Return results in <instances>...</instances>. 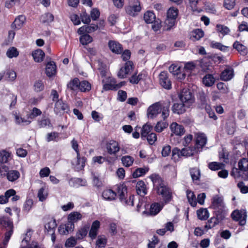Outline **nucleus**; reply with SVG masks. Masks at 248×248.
I'll return each mask as SVG.
<instances>
[{"label": "nucleus", "mask_w": 248, "mask_h": 248, "mask_svg": "<svg viewBox=\"0 0 248 248\" xmlns=\"http://www.w3.org/2000/svg\"><path fill=\"white\" fill-rule=\"evenodd\" d=\"M150 178L153 182L154 189L156 190L158 195L162 196L163 200V203L166 204L169 202L172 198V192L164 181L159 175L156 174L150 175Z\"/></svg>", "instance_id": "nucleus-1"}, {"label": "nucleus", "mask_w": 248, "mask_h": 248, "mask_svg": "<svg viewBox=\"0 0 248 248\" xmlns=\"http://www.w3.org/2000/svg\"><path fill=\"white\" fill-rule=\"evenodd\" d=\"M170 101L164 102L161 104L160 102H156L150 106L147 109V116L148 118L153 119L161 112V117L165 120L170 114L169 108Z\"/></svg>", "instance_id": "nucleus-2"}, {"label": "nucleus", "mask_w": 248, "mask_h": 248, "mask_svg": "<svg viewBox=\"0 0 248 248\" xmlns=\"http://www.w3.org/2000/svg\"><path fill=\"white\" fill-rule=\"evenodd\" d=\"M0 225L4 228L6 230L3 244L4 245H7L11 236L13 233V222L9 217H3L0 218Z\"/></svg>", "instance_id": "nucleus-3"}, {"label": "nucleus", "mask_w": 248, "mask_h": 248, "mask_svg": "<svg viewBox=\"0 0 248 248\" xmlns=\"http://www.w3.org/2000/svg\"><path fill=\"white\" fill-rule=\"evenodd\" d=\"M211 208L215 210V213L224 214L225 216L224 209V203L222 197L218 195H215L212 198Z\"/></svg>", "instance_id": "nucleus-4"}, {"label": "nucleus", "mask_w": 248, "mask_h": 248, "mask_svg": "<svg viewBox=\"0 0 248 248\" xmlns=\"http://www.w3.org/2000/svg\"><path fill=\"white\" fill-rule=\"evenodd\" d=\"M179 98L181 101L188 107H190L194 102V95L191 92L187 89H184L182 91Z\"/></svg>", "instance_id": "nucleus-5"}, {"label": "nucleus", "mask_w": 248, "mask_h": 248, "mask_svg": "<svg viewBox=\"0 0 248 248\" xmlns=\"http://www.w3.org/2000/svg\"><path fill=\"white\" fill-rule=\"evenodd\" d=\"M140 10L141 7L138 0H130L125 9L126 13L131 16H135Z\"/></svg>", "instance_id": "nucleus-6"}, {"label": "nucleus", "mask_w": 248, "mask_h": 248, "mask_svg": "<svg viewBox=\"0 0 248 248\" xmlns=\"http://www.w3.org/2000/svg\"><path fill=\"white\" fill-rule=\"evenodd\" d=\"M195 145L194 147L198 152H201L207 143V137L204 133H197L195 135Z\"/></svg>", "instance_id": "nucleus-7"}, {"label": "nucleus", "mask_w": 248, "mask_h": 248, "mask_svg": "<svg viewBox=\"0 0 248 248\" xmlns=\"http://www.w3.org/2000/svg\"><path fill=\"white\" fill-rule=\"evenodd\" d=\"M232 218L239 222L241 226L245 225L246 223L247 214L245 211L234 210L231 214Z\"/></svg>", "instance_id": "nucleus-8"}, {"label": "nucleus", "mask_w": 248, "mask_h": 248, "mask_svg": "<svg viewBox=\"0 0 248 248\" xmlns=\"http://www.w3.org/2000/svg\"><path fill=\"white\" fill-rule=\"evenodd\" d=\"M215 216L211 217L208 220L204 228L206 230L210 229L218 224L221 220L225 218L224 214H219V213H215Z\"/></svg>", "instance_id": "nucleus-9"}, {"label": "nucleus", "mask_w": 248, "mask_h": 248, "mask_svg": "<svg viewBox=\"0 0 248 248\" xmlns=\"http://www.w3.org/2000/svg\"><path fill=\"white\" fill-rule=\"evenodd\" d=\"M159 83L164 88L169 90L171 88V83L166 71L161 72L159 75Z\"/></svg>", "instance_id": "nucleus-10"}, {"label": "nucleus", "mask_w": 248, "mask_h": 248, "mask_svg": "<svg viewBox=\"0 0 248 248\" xmlns=\"http://www.w3.org/2000/svg\"><path fill=\"white\" fill-rule=\"evenodd\" d=\"M133 63L131 61H128L125 62L124 66L120 69L118 73V76L122 78H125L132 70Z\"/></svg>", "instance_id": "nucleus-11"}, {"label": "nucleus", "mask_w": 248, "mask_h": 248, "mask_svg": "<svg viewBox=\"0 0 248 248\" xmlns=\"http://www.w3.org/2000/svg\"><path fill=\"white\" fill-rule=\"evenodd\" d=\"M106 149L109 154H116L120 150V147L117 142L114 140H110L106 144Z\"/></svg>", "instance_id": "nucleus-12"}, {"label": "nucleus", "mask_w": 248, "mask_h": 248, "mask_svg": "<svg viewBox=\"0 0 248 248\" xmlns=\"http://www.w3.org/2000/svg\"><path fill=\"white\" fill-rule=\"evenodd\" d=\"M108 46L110 50L115 54H120L123 52L122 45L115 41L110 40L108 43Z\"/></svg>", "instance_id": "nucleus-13"}, {"label": "nucleus", "mask_w": 248, "mask_h": 248, "mask_svg": "<svg viewBox=\"0 0 248 248\" xmlns=\"http://www.w3.org/2000/svg\"><path fill=\"white\" fill-rule=\"evenodd\" d=\"M239 170L245 174V178L248 179V158H242L238 162Z\"/></svg>", "instance_id": "nucleus-14"}, {"label": "nucleus", "mask_w": 248, "mask_h": 248, "mask_svg": "<svg viewBox=\"0 0 248 248\" xmlns=\"http://www.w3.org/2000/svg\"><path fill=\"white\" fill-rule=\"evenodd\" d=\"M100 226V223L97 220L94 221L92 223L90 230L89 232V236L92 240H93L96 237Z\"/></svg>", "instance_id": "nucleus-15"}, {"label": "nucleus", "mask_w": 248, "mask_h": 248, "mask_svg": "<svg viewBox=\"0 0 248 248\" xmlns=\"http://www.w3.org/2000/svg\"><path fill=\"white\" fill-rule=\"evenodd\" d=\"M189 107L186 105V104L182 103H175L172 107V110L173 113L178 114H181L184 113L186 111V108H188Z\"/></svg>", "instance_id": "nucleus-16"}, {"label": "nucleus", "mask_w": 248, "mask_h": 248, "mask_svg": "<svg viewBox=\"0 0 248 248\" xmlns=\"http://www.w3.org/2000/svg\"><path fill=\"white\" fill-rule=\"evenodd\" d=\"M170 129L171 132L177 136H181L185 132L184 126L175 122L172 123L170 124Z\"/></svg>", "instance_id": "nucleus-17"}, {"label": "nucleus", "mask_w": 248, "mask_h": 248, "mask_svg": "<svg viewBox=\"0 0 248 248\" xmlns=\"http://www.w3.org/2000/svg\"><path fill=\"white\" fill-rule=\"evenodd\" d=\"M54 110L56 113L58 114L62 111L67 112L69 109L67 105L63 103L62 100H60L56 101Z\"/></svg>", "instance_id": "nucleus-18"}, {"label": "nucleus", "mask_w": 248, "mask_h": 248, "mask_svg": "<svg viewBox=\"0 0 248 248\" xmlns=\"http://www.w3.org/2000/svg\"><path fill=\"white\" fill-rule=\"evenodd\" d=\"M85 161L86 158L84 157L81 158L80 157V155H78V156L77 155V160L75 161H73L72 164V165L74 166L75 169L78 171L84 168Z\"/></svg>", "instance_id": "nucleus-19"}, {"label": "nucleus", "mask_w": 248, "mask_h": 248, "mask_svg": "<svg viewBox=\"0 0 248 248\" xmlns=\"http://www.w3.org/2000/svg\"><path fill=\"white\" fill-rule=\"evenodd\" d=\"M233 77V70L231 68L225 69L221 73L220 79L223 81H229Z\"/></svg>", "instance_id": "nucleus-20"}, {"label": "nucleus", "mask_w": 248, "mask_h": 248, "mask_svg": "<svg viewBox=\"0 0 248 248\" xmlns=\"http://www.w3.org/2000/svg\"><path fill=\"white\" fill-rule=\"evenodd\" d=\"M25 20V16L23 15H20L15 19L11 27L13 29L19 30L22 27Z\"/></svg>", "instance_id": "nucleus-21"}, {"label": "nucleus", "mask_w": 248, "mask_h": 248, "mask_svg": "<svg viewBox=\"0 0 248 248\" xmlns=\"http://www.w3.org/2000/svg\"><path fill=\"white\" fill-rule=\"evenodd\" d=\"M137 193L140 196H144L147 193L146 185L143 181H139L136 185Z\"/></svg>", "instance_id": "nucleus-22"}, {"label": "nucleus", "mask_w": 248, "mask_h": 248, "mask_svg": "<svg viewBox=\"0 0 248 248\" xmlns=\"http://www.w3.org/2000/svg\"><path fill=\"white\" fill-rule=\"evenodd\" d=\"M89 229V225H85L79 229L76 234L77 239L81 240L85 238L87 235Z\"/></svg>", "instance_id": "nucleus-23"}, {"label": "nucleus", "mask_w": 248, "mask_h": 248, "mask_svg": "<svg viewBox=\"0 0 248 248\" xmlns=\"http://www.w3.org/2000/svg\"><path fill=\"white\" fill-rule=\"evenodd\" d=\"M80 81L78 78H75L71 80L67 84V89L69 91H76L79 89Z\"/></svg>", "instance_id": "nucleus-24"}, {"label": "nucleus", "mask_w": 248, "mask_h": 248, "mask_svg": "<svg viewBox=\"0 0 248 248\" xmlns=\"http://www.w3.org/2000/svg\"><path fill=\"white\" fill-rule=\"evenodd\" d=\"M164 204V203L160 204L157 202L152 204L150 208V214L153 216L157 215L161 211Z\"/></svg>", "instance_id": "nucleus-25"}, {"label": "nucleus", "mask_w": 248, "mask_h": 248, "mask_svg": "<svg viewBox=\"0 0 248 248\" xmlns=\"http://www.w3.org/2000/svg\"><path fill=\"white\" fill-rule=\"evenodd\" d=\"M215 78L212 74H206L202 78L203 84L206 87H211L215 82Z\"/></svg>", "instance_id": "nucleus-26"}, {"label": "nucleus", "mask_w": 248, "mask_h": 248, "mask_svg": "<svg viewBox=\"0 0 248 248\" xmlns=\"http://www.w3.org/2000/svg\"><path fill=\"white\" fill-rule=\"evenodd\" d=\"M199 152L194 147H188L183 148L180 151V155L184 156H190L193 155L195 153Z\"/></svg>", "instance_id": "nucleus-27"}, {"label": "nucleus", "mask_w": 248, "mask_h": 248, "mask_svg": "<svg viewBox=\"0 0 248 248\" xmlns=\"http://www.w3.org/2000/svg\"><path fill=\"white\" fill-rule=\"evenodd\" d=\"M204 35V32L201 29L194 30L190 34V38L193 41L199 40Z\"/></svg>", "instance_id": "nucleus-28"}, {"label": "nucleus", "mask_w": 248, "mask_h": 248, "mask_svg": "<svg viewBox=\"0 0 248 248\" xmlns=\"http://www.w3.org/2000/svg\"><path fill=\"white\" fill-rule=\"evenodd\" d=\"M56 66L54 62H50L47 63L46 68V73L48 77H51L56 73Z\"/></svg>", "instance_id": "nucleus-29"}, {"label": "nucleus", "mask_w": 248, "mask_h": 248, "mask_svg": "<svg viewBox=\"0 0 248 248\" xmlns=\"http://www.w3.org/2000/svg\"><path fill=\"white\" fill-rule=\"evenodd\" d=\"M32 56L35 62H40L43 61L45 57V53L40 49H38L32 53Z\"/></svg>", "instance_id": "nucleus-30"}, {"label": "nucleus", "mask_w": 248, "mask_h": 248, "mask_svg": "<svg viewBox=\"0 0 248 248\" xmlns=\"http://www.w3.org/2000/svg\"><path fill=\"white\" fill-rule=\"evenodd\" d=\"M14 115L15 119V123L17 124L20 125H28L31 123L30 120H28L25 119L24 118H22L19 113L16 112L14 114Z\"/></svg>", "instance_id": "nucleus-31"}, {"label": "nucleus", "mask_w": 248, "mask_h": 248, "mask_svg": "<svg viewBox=\"0 0 248 248\" xmlns=\"http://www.w3.org/2000/svg\"><path fill=\"white\" fill-rule=\"evenodd\" d=\"M82 218V215L77 211L71 212L68 216V220L74 224L78 221L81 220Z\"/></svg>", "instance_id": "nucleus-32"}, {"label": "nucleus", "mask_w": 248, "mask_h": 248, "mask_svg": "<svg viewBox=\"0 0 248 248\" xmlns=\"http://www.w3.org/2000/svg\"><path fill=\"white\" fill-rule=\"evenodd\" d=\"M116 193L111 189H106L102 193L103 198L108 201H112L115 199Z\"/></svg>", "instance_id": "nucleus-33"}, {"label": "nucleus", "mask_w": 248, "mask_h": 248, "mask_svg": "<svg viewBox=\"0 0 248 248\" xmlns=\"http://www.w3.org/2000/svg\"><path fill=\"white\" fill-rule=\"evenodd\" d=\"M198 218L202 220H206L209 217V213L206 208H200L197 211Z\"/></svg>", "instance_id": "nucleus-34"}, {"label": "nucleus", "mask_w": 248, "mask_h": 248, "mask_svg": "<svg viewBox=\"0 0 248 248\" xmlns=\"http://www.w3.org/2000/svg\"><path fill=\"white\" fill-rule=\"evenodd\" d=\"M148 167L139 168L135 170L132 174L133 178H136L144 175L148 171Z\"/></svg>", "instance_id": "nucleus-35"}, {"label": "nucleus", "mask_w": 248, "mask_h": 248, "mask_svg": "<svg viewBox=\"0 0 248 248\" xmlns=\"http://www.w3.org/2000/svg\"><path fill=\"white\" fill-rule=\"evenodd\" d=\"M127 187L125 186L121 185L118 187V193L120 201L124 203V200H126L125 198V194L127 193Z\"/></svg>", "instance_id": "nucleus-36"}, {"label": "nucleus", "mask_w": 248, "mask_h": 248, "mask_svg": "<svg viewBox=\"0 0 248 248\" xmlns=\"http://www.w3.org/2000/svg\"><path fill=\"white\" fill-rule=\"evenodd\" d=\"M186 197L189 204L193 207L196 206L197 201L194 192L190 190H187Z\"/></svg>", "instance_id": "nucleus-37"}, {"label": "nucleus", "mask_w": 248, "mask_h": 248, "mask_svg": "<svg viewBox=\"0 0 248 248\" xmlns=\"http://www.w3.org/2000/svg\"><path fill=\"white\" fill-rule=\"evenodd\" d=\"M57 225L55 219H51L45 225V228L47 231L48 233H51L55 232V229Z\"/></svg>", "instance_id": "nucleus-38"}, {"label": "nucleus", "mask_w": 248, "mask_h": 248, "mask_svg": "<svg viewBox=\"0 0 248 248\" xmlns=\"http://www.w3.org/2000/svg\"><path fill=\"white\" fill-rule=\"evenodd\" d=\"M20 176V173L17 170H10L7 173L8 180L14 182L17 180Z\"/></svg>", "instance_id": "nucleus-39"}, {"label": "nucleus", "mask_w": 248, "mask_h": 248, "mask_svg": "<svg viewBox=\"0 0 248 248\" xmlns=\"http://www.w3.org/2000/svg\"><path fill=\"white\" fill-rule=\"evenodd\" d=\"M155 16L151 11L146 12L144 15V19L147 23H153L155 21Z\"/></svg>", "instance_id": "nucleus-40"}, {"label": "nucleus", "mask_w": 248, "mask_h": 248, "mask_svg": "<svg viewBox=\"0 0 248 248\" xmlns=\"http://www.w3.org/2000/svg\"><path fill=\"white\" fill-rule=\"evenodd\" d=\"M38 124L40 127L51 126V124L49 119L45 116H43L40 120H38Z\"/></svg>", "instance_id": "nucleus-41"}, {"label": "nucleus", "mask_w": 248, "mask_h": 248, "mask_svg": "<svg viewBox=\"0 0 248 248\" xmlns=\"http://www.w3.org/2000/svg\"><path fill=\"white\" fill-rule=\"evenodd\" d=\"M53 20V15L49 13H45L42 15L40 17V20L43 23H49L52 22Z\"/></svg>", "instance_id": "nucleus-42"}, {"label": "nucleus", "mask_w": 248, "mask_h": 248, "mask_svg": "<svg viewBox=\"0 0 248 248\" xmlns=\"http://www.w3.org/2000/svg\"><path fill=\"white\" fill-rule=\"evenodd\" d=\"M121 161L124 166L129 167L133 164L134 159L130 155H125L122 157Z\"/></svg>", "instance_id": "nucleus-43"}, {"label": "nucleus", "mask_w": 248, "mask_h": 248, "mask_svg": "<svg viewBox=\"0 0 248 248\" xmlns=\"http://www.w3.org/2000/svg\"><path fill=\"white\" fill-rule=\"evenodd\" d=\"M78 89L82 92H88L91 89V85L88 81L83 80L80 82Z\"/></svg>", "instance_id": "nucleus-44"}, {"label": "nucleus", "mask_w": 248, "mask_h": 248, "mask_svg": "<svg viewBox=\"0 0 248 248\" xmlns=\"http://www.w3.org/2000/svg\"><path fill=\"white\" fill-rule=\"evenodd\" d=\"M189 171L191 177L193 181L199 180L200 177V171L198 168H191L190 169Z\"/></svg>", "instance_id": "nucleus-45"}, {"label": "nucleus", "mask_w": 248, "mask_h": 248, "mask_svg": "<svg viewBox=\"0 0 248 248\" xmlns=\"http://www.w3.org/2000/svg\"><path fill=\"white\" fill-rule=\"evenodd\" d=\"M59 133L56 132L48 133L46 136V140L47 142H50L51 141H57L59 140Z\"/></svg>", "instance_id": "nucleus-46"}, {"label": "nucleus", "mask_w": 248, "mask_h": 248, "mask_svg": "<svg viewBox=\"0 0 248 248\" xmlns=\"http://www.w3.org/2000/svg\"><path fill=\"white\" fill-rule=\"evenodd\" d=\"M233 47L240 52L243 55L247 54V51L245 46L238 41H235L233 44Z\"/></svg>", "instance_id": "nucleus-47"}, {"label": "nucleus", "mask_w": 248, "mask_h": 248, "mask_svg": "<svg viewBox=\"0 0 248 248\" xmlns=\"http://www.w3.org/2000/svg\"><path fill=\"white\" fill-rule=\"evenodd\" d=\"M210 46L214 48H216L220 50V51L225 52L227 50L228 46L223 45L219 42L215 41H212L210 44Z\"/></svg>", "instance_id": "nucleus-48"}, {"label": "nucleus", "mask_w": 248, "mask_h": 248, "mask_svg": "<svg viewBox=\"0 0 248 248\" xmlns=\"http://www.w3.org/2000/svg\"><path fill=\"white\" fill-rule=\"evenodd\" d=\"M165 24L167 27L166 30L167 31L170 30L173 26H174L176 23V19L173 18H170L167 16L165 20Z\"/></svg>", "instance_id": "nucleus-49"}, {"label": "nucleus", "mask_w": 248, "mask_h": 248, "mask_svg": "<svg viewBox=\"0 0 248 248\" xmlns=\"http://www.w3.org/2000/svg\"><path fill=\"white\" fill-rule=\"evenodd\" d=\"M19 55V52L15 47H10L6 52L7 56L9 58L16 57Z\"/></svg>", "instance_id": "nucleus-50"}, {"label": "nucleus", "mask_w": 248, "mask_h": 248, "mask_svg": "<svg viewBox=\"0 0 248 248\" xmlns=\"http://www.w3.org/2000/svg\"><path fill=\"white\" fill-rule=\"evenodd\" d=\"M81 44L83 45H86L91 43L93 41L92 37L89 34H86L82 35L79 38Z\"/></svg>", "instance_id": "nucleus-51"}, {"label": "nucleus", "mask_w": 248, "mask_h": 248, "mask_svg": "<svg viewBox=\"0 0 248 248\" xmlns=\"http://www.w3.org/2000/svg\"><path fill=\"white\" fill-rule=\"evenodd\" d=\"M70 182L73 183V186H86L87 182L85 180L79 178H74L70 180Z\"/></svg>", "instance_id": "nucleus-52"}, {"label": "nucleus", "mask_w": 248, "mask_h": 248, "mask_svg": "<svg viewBox=\"0 0 248 248\" xmlns=\"http://www.w3.org/2000/svg\"><path fill=\"white\" fill-rule=\"evenodd\" d=\"M168 125V124L164 122H158L155 127V130L157 132H162Z\"/></svg>", "instance_id": "nucleus-53"}, {"label": "nucleus", "mask_w": 248, "mask_h": 248, "mask_svg": "<svg viewBox=\"0 0 248 248\" xmlns=\"http://www.w3.org/2000/svg\"><path fill=\"white\" fill-rule=\"evenodd\" d=\"M224 166V164L221 163L217 162H212L208 164L209 168L212 170H217L221 169Z\"/></svg>", "instance_id": "nucleus-54"}, {"label": "nucleus", "mask_w": 248, "mask_h": 248, "mask_svg": "<svg viewBox=\"0 0 248 248\" xmlns=\"http://www.w3.org/2000/svg\"><path fill=\"white\" fill-rule=\"evenodd\" d=\"M152 126L148 124H145L143 126L141 132V136L142 139L150 134L152 129Z\"/></svg>", "instance_id": "nucleus-55"}, {"label": "nucleus", "mask_w": 248, "mask_h": 248, "mask_svg": "<svg viewBox=\"0 0 248 248\" xmlns=\"http://www.w3.org/2000/svg\"><path fill=\"white\" fill-rule=\"evenodd\" d=\"M41 114L42 111L39 108L34 107L32 108L31 113L28 115V118L32 119L41 115Z\"/></svg>", "instance_id": "nucleus-56"}, {"label": "nucleus", "mask_w": 248, "mask_h": 248, "mask_svg": "<svg viewBox=\"0 0 248 248\" xmlns=\"http://www.w3.org/2000/svg\"><path fill=\"white\" fill-rule=\"evenodd\" d=\"M178 14V10L177 8H174L173 7L170 8L167 12V16L170 18H173L174 19H176V17Z\"/></svg>", "instance_id": "nucleus-57"}, {"label": "nucleus", "mask_w": 248, "mask_h": 248, "mask_svg": "<svg viewBox=\"0 0 248 248\" xmlns=\"http://www.w3.org/2000/svg\"><path fill=\"white\" fill-rule=\"evenodd\" d=\"M44 83L41 80H36L34 84V89L36 92H39L44 90Z\"/></svg>", "instance_id": "nucleus-58"}, {"label": "nucleus", "mask_w": 248, "mask_h": 248, "mask_svg": "<svg viewBox=\"0 0 248 248\" xmlns=\"http://www.w3.org/2000/svg\"><path fill=\"white\" fill-rule=\"evenodd\" d=\"M217 88L220 93H227L229 92V89L226 85L223 82H219L217 85Z\"/></svg>", "instance_id": "nucleus-59"}, {"label": "nucleus", "mask_w": 248, "mask_h": 248, "mask_svg": "<svg viewBox=\"0 0 248 248\" xmlns=\"http://www.w3.org/2000/svg\"><path fill=\"white\" fill-rule=\"evenodd\" d=\"M9 154L5 151L0 152V164L5 163L8 161Z\"/></svg>", "instance_id": "nucleus-60"}, {"label": "nucleus", "mask_w": 248, "mask_h": 248, "mask_svg": "<svg viewBox=\"0 0 248 248\" xmlns=\"http://www.w3.org/2000/svg\"><path fill=\"white\" fill-rule=\"evenodd\" d=\"M144 138H146L149 143L151 145H153L157 140V136L156 134L154 133H150L146 136Z\"/></svg>", "instance_id": "nucleus-61"}, {"label": "nucleus", "mask_w": 248, "mask_h": 248, "mask_svg": "<svg viewBox=\"0 0 248 248\" xmlns=\"http://www.w3.org/2000/svg\"><path fill=\"white\" fill-rule=\"evenodd\" d=\"M195 68V64L193 62H187L185 63L184 70V72L190 73L191 71H192Z\"/></svg>", "instance_id": "nucleus-62"}, {"label": "nucleus", "mask_w": 248, "mask_h": 248, "mask_svg": "<svg viewBox=\"0 0 248 248\" xmlns=\"http://www.w3.org/2000/svg\"><path fill=\"white\" fill-rule=\"evenodd\" d=\"M217 31L223 35H226L230 32L229 29L225 26L222 25H217Z\"/></svg>", "instance_id": "nucleus-63"}, {"label": "nucleus", "mask_w": 248, "mask_h": 248, "mask_svg": "<svg viewBox=\"0 0 248 248\" xmlns=\"http://www.w3.org/2000/svg\"><path fill=\"white\" fill-rule=\"evenodd\" d=\"M77 240L76 237H71L66 240L65 244V247L68 248L74 247L77 244Z\"/></svg>", "instance_id": "nucleus-64"}]
</instances>
